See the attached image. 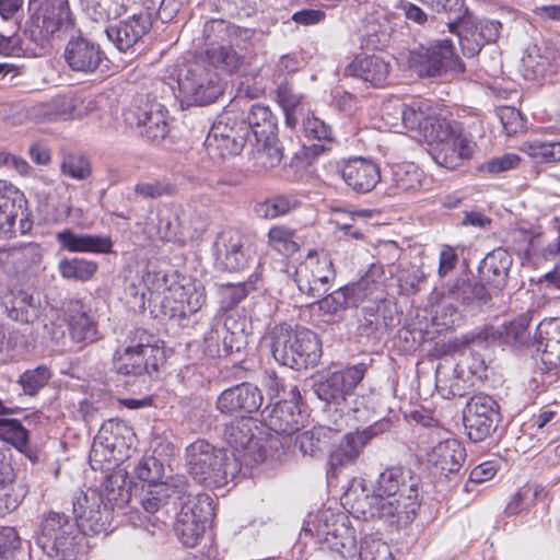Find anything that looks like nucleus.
<instances>
[{"label":"nucleus","mask_w":560,"mask_h":560,"mask_svg":"<svg viewBox=\"0 0 560 560\" xmlns=\"http://www.w3.org/2000/svg\"><path fill=\"white\" fill-rule=\"evenodd\" d=\"M254 285L250 282L222 283L218 287L220 311H231L247 298Z\"/></svg>","instance_id":"obj_56"},{"label":"nucleus","mask_w":560,"mask_h":560,"mask_svg":"<svg viewBox=\"0 0 560 560\" xmlns=\"http://www.w3.org/2000/svg\"><path fill=\"white\" fill-rule=\"evenodd\" d=\"M187 489L188 482L183 475L171 476L164 481V485L143 486L139 495L140 504L145 512L154 514L170 501L176 505L177 500H183L186 497Z\"/></svg>","instance_id":"obj_20"},{"label":"nucleus","mask_w":560,"mask_h":560,"mask_svg":"<svg viewBox=\"0 0 560 560\" xmlns=\"http://www.w3.org/2000/svg\"><path fill=\"white\" fill-rule=\"evenodd\" d=\"M73 513L84 535L107 534L114 516V508L105 502L100 489L81 491L72 501Z\"/></svg>","instance_id":"obj_11"},{"label":"nucleus","mask_w":560,"mask_h":560,"mask_svg":"<svg viewBox=\"0 0 560 560\" xmlns=\"http://www.w3.org/2000/svg\"><path fill=\"white\" fill-rule=\"evenodd\" d=\"M336 272L327 254L310 250L295 269L293 280L302 294L311 300L322 299L335 280Z\"/></svg>","instance_id":"obj_10"},{"label":"nucleus","mask_w":560,"mask_h":560,"mask_svg":"<svg viewBox=\"0 0 560 560\" xmlns=\"http://www.w3.org/2000/svg\"><path fill=\"white\" fill-rule=\"evenodd\" d=\"M434 162L447 170H455L474 153L472 142L463 133L458 124L448 120L432 129L427 140Z\"/></svg>","instance_id":"obj_5"},{"label":"nucleus","mask_w":560,"mask_h":560,"mask_svg":"<svg viewBox=\"0 0 560 560\" xmlns=\"http://www.w3.org/2000/svg\"><path fill=\"white\" fill-rule=\"evenodd\" d=\"M126 346L151 359L152 362H164V350L159 346V340L145 329L137 328L130 331L126 339Z\"/></svg>","instance_id":"obj_45"},{"label":"nucleus","mask_w":560,"mask_h":560,"mask_svg":"<svg viewBox=\"0 0 560 560\" xmlns=\"http://www.w3.org/2000/svg\"><path fill=\"white\" fill-rule=\"evenodd\" d=\"M337 173L358 194L372 191L381 182V168L372 160L355 156L337 163Z\"/></svg>","instance_id":"obj_18"},{"label":"nucleus","mask_w":560,"mask_h":560,"mask_svg":"<svg viewBox=\"0 0 560 560\" xmlns=\"http://www.w3.org/2000/svg\"><path fill=\"white\" fill-rule=\"evenodd\" d=\"M180 511L176 516L174 530L183 545L194 547L201 538L206 524L214 515L213 501L208 494L192 497L186 490V497L177 500Z\"/></svg>","instance_id":"obj_8"},{"label":"nucleus","mask_w":560,"mask_h":560,"mask_svg":"<svg viewBox=\"0 0 560 560\" xmlns=\"http://www.w3.org/2000/svg\"><path fill=\"white\" fill-rule=\"evenodd\" d=\"M346 77H355L373 86H383L389 74V63L383 58L372 56H357L343 70Z\"/></svg>","instance_id":"obj_31"},{"label":"nucleus","mask_w":560,"mask_h":560,"mask_svg":"<svg viewBox=\"0 0 560 560\" xmlns=\"http://www.w3.org/2000/svg\"><path fill=\"white\" fill-rule=\"evenodd\" d=\"M264 401L261 390L249 382L224 389L215 400V409L224 416L247 417L259 410Z\"/></svg>","instance_id":"obj_15"},{"label":"nucleus","mask_w":560,"mask_h":560,"mask_svg":"<svg viewBox=\"0 0 560 560\" xmlns=\"http://www.w3.org/2000/svg\"><path fill=\"white\" fill-rule=\"evenodd\" d=\"M186 462L191 477L207 488H221L236 476L240 464L226 450L217 448L206 440L186 447Z\"/></svg>","instance_id":"obj_4"},{"label":"nucleus","mask_w":560,"mask_h":560,"mask_svg":"<svg viewBox=\"0 0 560 560\" xmlns=\"http://www.w3.org/2000/svg\"><path fill=\"white\" fill-rule=\"evenodd\" d=\"M383 498L376 490L373 493H365L362 490V493L355 497L351 504L352 513L358 518L364 521L372 518L383 520V511L381 510Z\"/></svg>","instance_id":"obj_55"},{"label":"nucleus","mask_w":560,"mask_h":560,"mask_svg":"<svg viewBox=\"0 0 560 560\" xmlns=\"http://www.w3.org/2000/svg\"><path fill=\"white\" fill-rule=\"evenodd\" d=\"M409 66L421 78H438L446 73H462L465 65L456 55L452 40L436 39L411 50Z\"/></svg>","instance_id":"obj_6"},{"label":"nucleus","mask_w":560,"mask_h":560,"mask_svg":"<svg viewBox=\"0 0 560 560\" xmlns=\"http://www.w3.org/2000/svg\"><path fill=\"white\" fill-rule=\"evenodd\" d=\"M300 206V201L293 195H278L258 203L255 212L262 218L275 219L285 215Z\"/></svg>","instance_id":"obj_53"},{"label":"nucleus","mask_w":560,"mask_h":560,"mask_svg":"<svg viewBox=\"0 0 560 560\" xmlns=\"http://www.w3.org/2000/svg\"><path fill=\"white\" fill-rule=\"evenodd\" d=\"M152 27V16L148 11H141L119 21L116 24H110L106 27L105 33L107 38L114 44L119 51H128L141 38L149 33Z\"/></svg>","instance_id":"obj_19"},{"label":"nucleus","mask_w":560,"mask_h":560,"mask_svg":"<svg viewBox=\"0 0 560 560\" xmlns=\"http://www.w3.org/2000/svg\"><path fill=\"white\" fill-rule=\"evenodd\" d=\"M4 304L8 316L15 322L33 323L39 316V302L26 291L12 293Z\"/></svg>","instance_id":"obj_44"},{"label":"nucleus","mask_w":560,"mask_h":560,"mask_svg":"<svg viewBox=\"0 0 560 560\" xmlns=\"http://www.w3.org/2000/svg\"><path fill=\"white\" fill-rule=\"evenodd\" d=\"M15 269L22 273L40 269L44 249L38 243H20L1 249Z\"/></svg>","instance_id":"obj_39"},{"label":"nucleus","mask_w":560,"mask_h":560,"mask_svg":"<svg viewBox=\"0 0 560 560\" xmlns=\"http://www.w3.org/2000/svg\"><path fill=\"white\" fill-rule=\"evenodd\" d=\"M77 101L71 95H56L32 106V114L42 119L58 120L75 116Z\"/></svg>","instance_id":"obj_42"},{"label":"nucleus","mask_w":560,"mask_h":560,"mask_svg":"<svg viewBox=\"0 0 560 560\" xmlns=\"http://www.w3.org/2000/svg\"><path fill=\"white\" fill-rule=\"evenodd\" d=\"M420 508L419 491L383 498V520L397 528L409 525Z\"/></svg>","instance_id":"obj_27"},{"label":"nucleus","mask_w":560,"mask_h":560,"mask_svg":"<svg viewBox=\"0 0 560 560\" xmlns=\"http://www.w3.org/2000/svg\"><path fill=\"white\" fill-rule=\"evenodd\" d=\"M257 429V422L252 417H238L224 425L223 439L232 448L231 458L236 459L237 464H247V457L256 459L260 441L255 434Z\"/></svg>","instance_id":"obj_16"},{"label":"nucleus","mask_w":560,"mask_h":560,"mask_svg":"<svg viewBox=\"0 0 560 560\" xmlns=\"http://www.w3.org/2000/svg\"><path fill=\"white\" fill-rule=\"evenodd\" d=\"M65 316L69 336L73 342L84 347L97 340V322L80 301L70 302Z\"/></svg>","instance_id":"obj_25"},{"label":"nucleus","mask_w":560,"mask_h":560,"mask_svg":"<svg viewBox=\"0 0 560 560\" xmlns=\"http://www.w3.org/2000/svg\"><path fill=\"white\" fill-rule=\"evenodd\" d=\"M176 291H179V302L186 305L189 313L198 312L206 304L207 296L201 284L178 285Z\"/></svg>","instance_id":"obj_62"},{"label":"nucleus","mask_w":560,"mask_h":560,"mask_svg":"<svg viewBox=\"0 0 560 560\" xmlns=\"http://www.w3.org/2000/svg\"><path fill=\"white\" fill-rule=\"evenodd\" d=\"M217 71L203 59L186 66L178 75V89L188 105H207L222 93Z\"/></svg>","instance_id":"obj_9"},{"label":"nucleus","mask_w":560,"mask_h":560,"mask_svg":"<svg viewBox=\"0 0 560 560\" xmlns=\"http://www.w3.org/2000/svg\"><path fill=\"white\" fill-rule=\"evenodd\" d=\"M405 128L418 131L429 139L430 131L438 129V125L445 122V118L438 117L428 101H412L410 104H400L396 107Z\"/></svg>","instance_id":"obj_24"},{"label":"nucleus","mask_w":560,"mask_h":560,"mask_svg":"<svg viewBox=\"0 0 560 560\" xmlns=\"http://www.w3.org/2000/svg\"><path fill=\"white\" fill-rule=\"evenodd\" d=\"M223 315H215L210 329L205 334L203 342H205V352L210 357H222V340L223 335L222 326H223Z\"/></svg>","instance_id":"obj_63"},{"label":"nucleus","mask_w":560,"mask_h":560,"mask_svg":"<svg viewBox=\"0 0 560 560\" xmlns=\"http://www.w3.org/2000/svg\"><path fill=\"white\" fill-rule=\"evenodd\" d=\"M26 199L12 184L0 179V235L11 236L14 233L15 220L21 215V232H25Z\"/></svg>","instance_id":"obj_22"},{"label":"nucleus","mask_w":560,"mask_h":560,"mask_svg":"<svg viewBox=\"0 0 560 560\" xmlns=\"http://www.w3.org/2000/svg\"><path fill=\"white\" fill-rule=\"evenodd\" d=\"M501 415L498 402L489 395L479 393L470 397L464 410V427L470 441H485L495 432Z\"/></svg>","instance_id":"obj_12"},{"label":"nucleus","mask_w":560,"mask_h":560,"mask_svg":"<svg viewBox=\"0 0 560 560\" xmlns=\"http://www.w3.org/2000/svg\"><path fill=\"white\" fill-rule=\"evenodd\" d=\"M422 171L413 163H402L393 166L390 194H410L418 191L422 186Z\"/></svg>","instance_id":"obj_43"},{"label":"nucleus","mask_w":560,"mask_h":560,"mask_svg":"<svg viewBox=\"0 0 560 560\" xmlns=\"http://www.w3.org/2000/svg\"><path fill=\"white\" fill-rule=\"evenodd\" d=\"M74 21L68 0H46L40 12L30 19V33L35 42H42L61 31L73 27Z\"/></svg>","instance_id":"obj_14"},{"label":"nucleus","mask_w":560,"mask_h":560,"mask_svg":"<svg viewBox=\"0 0 560 560\" xmlns=\"http://www.w3.org/2000/svg\"><path fill=\"white\" fill-rule=\"evenodd\" d=\"M447 25L451 33L457 34L463 54L466 57L472 58L477 56L486 45L481 38L477 20L474 18L465 15L454 22H450Z\"/></svg>","instance_id":"obj_41"},{"label":"nucleus","mask_w":560,"mask_h":560,"mask_svg":"<svg viewBox=\"0 0 560 560\" xmlns=\"http://www.w3.org/2000/svg\"><path fill=\"white\" fill-rule=\"evenodd\" d=\"M51 377V371L47 365H38L35 369L23 372L18 383L21 385L24 394L35 396L42 388L46 386Z\"/></svg>","instance_id":"obj_59"},{"label":"nucleus","mask_w":560,"mask_h":560,"mask_svg":"<svg viewBox=\"0 0 560 560\" xmlns=\"http://www.w3.org/2000/svg\"><path fill=\"white\" fill-rule=\"evenodd\" d=\"M125 121L138 135L149 142L159 143L167 136L168 112L156 101H147L139 106L129 108L124 114Z\"/></svg>","instance_id":"obj_13"},{"label":"nucleus","mask_w":560,"mask_h":560,"mask_svg":"<svg viewBox=\"0 0 560 560\" xmlns=\"http://www.w3.org/2000/svg\"><path fill=\"white\" fill-rule=\"evenodd\" d=\"M241 102L242 98L236 100L233 105H230L219 116L218 120L212 125L206 141L214 142L217 138H229V136L238 133L242 117L235 112V107H237Z\"/></svg>","instance_id":"obj_47"},{"label":"nucleus","mask_w":560,"mask_h":560,"mask_svg":"<svg viewBox=\"0 0 560 560\" xmlns=\"http://www.w3.org/2000/svg\"><path fill=\"white\" fill-rule=\"evenodd\" d=\"M364 447L365 444L355 432L345 434L329 454V472L337 475L341 469L353 465L362 454Z\"/></svg>","instance_id":"obj_38"},{"label":"nucleus","mask_w":560,"mask_h":560,"mask_svg":"<svg viewBox=\"0 0 560 560\" xmlns=\"http://www.w3.org/2000/svg\"><path fill=\"white\" fill-rule=\"evenodd\" d=\"M84 536L77 520L49 511L40 518L36 542L48 557L78 560L85 552Z\"/></svg>","instance_id":"obj_3"},{"label":"nucleus","mask_w":560,"mask_h":560,"mask_svg":"<svg viewBox=\"0 0 560 560\" xmlns=\"http://www.w3.org/2000/svg\"><path fill=\"white\" fill-rule=\"evenodd\" d=\"M206 63L211 68L222 69L226 72H234L243 62L240 56L231 46H213L206 50Z\"/></svg>","instance_id":"obj_50"},{"label":"nucleus","mask_w":560,"mask_h":560,"mask_svg":"<svg viewBox=\"0 0 560 560\" xmlns=\"http://www.w3.org/2000/svg\"><path fill=\"white\" fill-rule=\"evenodd\" d=\"M133 474L145 486L164 485V481H161L164 476V465L154 456L142 457L135 466Z\"/></svg>","instance_id":"obj_58"},{"label":"nucleus","mask_w":560,"mask_h":560,"mask_svg":"<svg viewBox=\"0 0 560 560\" xmlns=\"http://www.w3.org/2000/svg\"><path fill=\"white\" fill-rule=\"evenodd\" d=\"M350 305H382L386 302L383 283L374 278V271L366 272L359 281L347 284Z\"/></svg>","instance_id":"obj_36"},{"label":"nucleus","mask_w":560,"mask_h":560,"mask_svg":"<svg viewBox=\"0 0 560 560\" xmlns=\"http://www.w3.org/2000/svg\"><path fill=\"white\" fill-rule=\"evenodd\" d=\"M254 141L257 147L254 154L255 166L267 171L277 167L281 163L283 149L279 143L277 135Z\"/></svg>","instance_id":"obj_46"},{"label":"nucleus","mask_w":560,"mask_h":560,"mask_svg":"<svg viewBox=\"0 0 560 560\" xmlns=\"http://www.w3.org/2000/svg\"><path fill=\"white\" fill-rule=\"evenodd\" d=\"M189 211L183 209L180 214L171 210H162L158 213V233L162 240H172L177 235L194 236L203 230V222L199 215L191 219Z\"/></svg>","instance_id":"obj_29"},{"label":"nucleus","mask_w":560,"mask_h":560,"mask_svg":"<svg viewBox=\"0 0 560 560\" xmlns=\"http://www.w3.org/2000/svg\"><path fill=\"white\" fill-rule=\"evenodd\" d=\"M58 270L62 278L85 282L90 280L97 270V264L83 258H70L59 261Z\"/></svg>","instance_id":"obj_52"},{"label":"nucleus","mask_w":560,"mask_h":560,"mask_svg":"<svg viewBox=\"0 0 560 560\" xmlns=\"http://www.w3.org/2000/svg\"><path fill=\"white\" fill-rule=\"evenodd\" d=\"M241 127H246L244 132L253 140L277 135V118L267 105L255 103L248 108L246 117H242Z\"/></svg>","instance_id":"obj_33"},{"label":"nucleus","mask_w":560,"mask_h":560,"mask_svg":"<svg viewBox=\"0 0 560 560\" xmlns=\"http://www.w3.org/2000/svg\"><path fill=\"white\" fill-rule=\"evenodd\" d=\"M241 127L237 135L229 136V138H217V141H205L208 154L211 158H226L241 153L247 142H252Z\"/></svg>","instance_id":"obj_49"},{"label":"nucleus","mask_w":560,"mask_h":560,"mask_svg":"<svg viewBox=\"0 0 560 560\" xmlns=\"http://www.w3.org/2000/svg\"><path fill=\"white\" fill-rule=\"evenodd\" d=\"M375 490L389 498L418 490V480L412 471L401 466H390L378 475Z\"/></svg>","instance_id":"obj_32"},{"label":"nucleus","mask_w":560,"mask_h":560,"mask_svg":"<svg viewBox=\"0 0 560 560\" xmlns=\"http://www.w3.org/2000/svg\"><path fill=\"white\" fill-rule=\"evenodd\" d=\"M268 243L283 256H291L300 249V238L295 230L284 225H277L268 232Z\"/></svg>","instance_id":"obj_51"},{"label":"nucleus","mask_w":560,"mask_h":560,"mask_svg":"<svg viewBox=\"0 0 560 560\" xmlns=\"http://www.w3.org/2000/svg\"><path fill=\"white\" fill-rule=\"evenodd\" d=\"M102 488L100 491L104 493L105 502H109L113 508L127 502L129 499L128 489L119 474L108 476L102 483Z\"/></svg>","instance_id":"obj_61"},{"label":"nucleus","mask_w":560,"mask_h":560,"mask_svg":"<svg viewBox=\"0 0 560 560\" xmlns=\"http://www.w3.org/2000/svg\"><path fill=\"white\" fill-rule=\"evenodd\" d=\"M60 173L74 180H85L92 175V164L83 154L68 153L61 160Z\"/></svg>","instance_id":"obj_57"},{"label":"nucleus","mask_w":560,"mask_h":560,"mask_svg":"<svg viewBox=\"0 0 560 560\" xmlns=\"http://www.w3.org/2000/svg\"><path fill=\"white\" fill-rule=\"evenodd\" d=\"M366 372L368 364L361 362L332 372L314 383V393L320 400L335 407L340 423L346 415H352L359 421L364 420V412L361 408L364 398L358 397L355 389Z\"/></svg>","instance_id":"obj_1"},{"label":"nucleus","mask_w":560,"mask_h":560,"mask_svg":"<svg viewBox=\"0 0 560 560\" xmlns=\"http://www.w3.org/2000/svg\"><path fill=\"white\" fill-rule=\"evenodd\" d=\"M317 536L323 538L334 549H351L354 547V529L343 514L323 512L318 516Z\"/></svg>","instance_id":"obj_23"},{"label":"nucleus","mask_w":560,"mask_h":560,"mask_svg":"<svg viewBox=\"0 0 560 560\" xmlns=\"http://www.w3.org/2000/svg\"><path fill=\"white\" fill-rule=\"evenodd\" d=\"M302 128L305 138L319 142L312 145L314 154H320L327 150L326 143L334 141L331 127L314 115H308L303 119Z\"/></svg>","instance_id":"obj_48"},{"label":"nucleus","mask_w":560,"mask_h":560,"mask_svg":"<svg viewBox=\"0 0 560 560\" xmlns=\"http://www.w3.org/2000/svg\"><path fill=\"white\" fill-rule=\"evenodd\" d=\"M96 436L115 455V462L129 456L132 444V429L124 421L109 419L100 428Z\"/></svg>","instance_id":"obj_30"},{"label":"nucleus","mask_w":560,"mask_h":560,"mask_svg":"<svg viewBox=\"0 0 560 560\" xmlns=\"http://www.w3.org/2000/svg\"><path fill=\"white\" fill-rule=\"evenodd\" d=\"M361 560H394L390 547L375 535H368L361 541Z\"/></svg>","instance_id":"obj_60"},{"label":"nucleus","mask_w":560,"mask_h":560,"mask_svg":"<svg viewBox=\"0 0 560 560\" xmlns=\"http://www.w3.org/2000/svg\"><path fill=\"white\" fill-rule=\"evenodd\" d=\"M428 463L441 475L458 474L466 459V451L455 439H445L427 454Z\"/></svg>","instance_id":"obj_28"},{"label":"nucleus","mask_w":560,"mask_h":560,"mask_svg":"<svg viewBox=\"0 0 560 560\" xmlns=\"http://www.w3.org/2000/svg\"><path fill=\"white\" fill-rule=\"evenodd\" d=\"M511 266L512 256L506 249L499 247L486 255L478 267V272L481 280L501 290L506 284Z\"/></svg>","instance_id":"obj_35"},{"label":"nucleus","mask_w":560,"mask_h":560,"mask_svg":"<svg viewBox=\"0 0 560 560\" xmlns=\"http://www.w3.org/2000/svg\"><path fill=\"white\" fill-rule=\"evenodd\" d=\"M273 359L281 365L301 371L317 364L322 346L317 335L302 327L276 325L268 336Z\"/></svg>","instance_id":"obj_2"},{"label":"nucleus","mask_w":560,"mask_h":560,"mask_svg":"<svg viewBox=\"0 0 560 560\" xmlns=\"http://www.w3.org/2000/svg\"><path fill=\"white\" fill-rule=\"evenodd\" d=\"M56 240L63 249L71 253H101L112 252L113 242L109 236L75 234L66 229L56 234Z\"/></svg>","instance_id":"obj_34"},{"label":"nucleus","mask_w":560,"mask_h":560,"mask_svg":"<svg viewBox=\"0 0 560 560\" xmlns=\"http://www.w3.org/2000/svg\"><path fill=\"white\" fill-rule=\"evenodd\" d=\"M24 497V491L21 486L12 483L0 486V515L4 516L8 513L15 511Z\"/></svg>","instance_id":"obj_64"},{"label":"nucleus","mask_w":560,"mask_h":560,"mask_svg":"<svg viewBox=\"0 0 560 560\" xmlns=\"http://www.w3.org/2000/svg\"><path fill=\"white\" fill-rule=\"evenodd\" d=\"M114 369L118 374L138 376L150 371H158L160 363L152 362L150 358L142 355L131 348L124 346L115 351Z\"/></svg>","instance_id":"obj_40"},{"label":"nucleus","mask_w":560,"mask_h":560,"mask_svg":"<svg viewBox=\"0 0 560 560\" xmlns=\"http://www.w3.org/2000/svg\"><path fill=\"white\" fill-rule=\"evenodd\" d=\"M63 58L74 72L91 74L107 60L101 45L83 35L71 36L66 44Z\"/></svg>","instance_id":"obj_17"},{"label":"nucleus","mask_w":560,"mask_h":560,"mask_svg":"<svg viewBox=\"0 0 560 560\" xmlns=\"http://www.w3.org/2000/svg\"><path fill=\"white\" fill-rule=\"evenodd\" d=\"M305 416L294 400H280L261 410V421L278 434L291 435L303 427Z\"/></svg>","instance_id":"obj_21"},{"label":"nucleus","mask_w":560,"mask_h":560,"mask_svg":"<svg viewBox=\"0 0 560 560\" xmlns=\"http://www.w3.org/2000/svg\"><path fill=\"white\" fill-rule=\"evenodd\" d=\"M221 334L223 335L222 357L241 352L245 348L247 341L242 323H237L231 317H225Z\"/></svg>","instance_id":"obj_54"},{"label":"nucleus","mask_w":560,"mask_h":560,"mask_svg":"<svg viewBox=\"0 0 560 560\" xmlns=\"http://www.w3.org/2000/svg\"><path fill=\"white\" fill-rule=\"evenodd\" d=\"M215 247L217 261L224 270L238 271L248 265L249 248L244 246L238 232L226 231L221 233Z\"/></svg>","instance_id":"obj_26"},{"label":"nucleus","mask_w":560,"mask_h":560,"mask_svg":"<svg viewBox=\"0 0 560 560\" xmlns=\"http://www.w3.org/2000/svg\"><path fill=\"white\" fill-rule=\"evenodd\" d=\"M490 299V293L481 282L459 277L448 284L442 294L436 316L441 318L442 325L453 327L462 318L460 307L480 306L488 303Z\"/></svg>","instance_id":"obj_7"},{"label":"nucleus","mask_w":560,"mask_h":560,"mask_svg":"<svg viewBox=\"0 0 560 560\" xmlns=\"http://www.w3.org/2000/svg\"><path fill=\"white\" fill-rule=\"evenodd\" d=\"M335 428L317 425L311 430L304 431L295 439V445L303 455L318 457L323 455L324 450L329 445L334 436L341 430L342 423L338 419L334 420Z\"/></svg>","instance_id":"obj_37"}]
</instances>
